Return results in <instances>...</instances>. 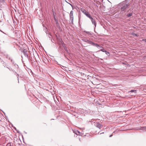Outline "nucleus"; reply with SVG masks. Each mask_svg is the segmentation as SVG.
<instances>
[{"label": "nucleus", "instance_id": "obj_1", "mask_svg": "<svg viewBox=\"0 0 146 146\" xmlns=\"http://www.w3.org/2000/svg\"><path fill=\"white\" fill-rule=\"evenodd\" d=\"M81 11L88 17H90V15L88 12H87L86 10L83 8H81Z\"/></svg>", "mask_w": 146, "mask_h": 146}, {"label": "nucleus", "instance_id": "obj_2", "mask_svg": "<svg viewBox=\"0 0 146 146\" xmlns=\"http://www.w3.org/2000/svg\"><path fill=\"white\" fill-rule=\"evenodd\" d=\"M129 6V5L128 4H126L124 5L121 8V11H124Z\"/></svg>", "mask_w": 146, "mask_h": 146}, {"label": "nucleus", "instance_id": "obj_3", "mask_svg": "<svg viewBox=\"0 0 146 146\" xmlns=\"http://www.w3.org/2000/svg\"><path fill=\"white\" fill-rule=\"evenodd\" d=\"M91 20L92 23L95 26V27H96V23L95 21L93 19L91 16V15H90V17H88Z\"/></svg>", "mask_w": 146, "mask_h": 146}, {"label": "nucleus", "instance_id": "obj_4", "mask_svg": "<svg viewBox=\"0 0 146 146\" xmlns=\"http://www.w3.org/2000/svg\"><path fill=\"white\" fill-rule=\"evenodd\" d=\"M84 41L87 43H88L90 44H92L93 46L94 45V43L92 41H90V40H85Z\"/></svg>", "mask_w": 146, "mask_h": 146}, {"label": "nucleus", "instance_id": "obj_5", "mask_svg": "<svg viewBox=\"0 0 146 146\" xmlns=\"http://www.w3.org/2000/svg\"><path fill=\"white\" fill-rule=\"evenodd\" d=\"M96 126L97 127L99 128L100 129H101L102 128V125L98 123H96L95 124Z\"/></svg>", "mask_w": 146, "mask_h": 146}, {"label": "nucleus", "instance_id": "obj_6", "mask_svg": "<svg viewBox=\"0 0 146 146\" xmlns=\"http://www.w3.org/2000/svg\"><path fill=\"white\" fill-rule=\"evenodd\" d=\"M94 46H96L99 48H103V47L102 46L98 45V44L96 43H95L94 44Z\"/></svg>", "mask_w": 146, "mask_h": 146}, {"label": "nucleus", "instance_id": "obj_7", "mask_svg": "<svg viewBox=\"0 0 146 146\" xmlns=\"http://www.w3.org/2000/svg\"><path fill=\"white\" fill-rule=\"evenodd\" d=\"M140 130L144 131H146V127H142L141 128Z\"/></svg>", "mask_w": 146, "mask_h": 146}, {"label": "nucleus", "instance_id": "obj_8", "mask_svg": "<svg viewBox=\"0 0 146 146\" xmlns=\"http://www.w3.org/2000/svg\"><path fill=\"white\" fill-rule=\"evenodd\" d=\"M73 11H70V17H73Z\"/></svg>", "mask_w": 146, "mask_h": 146}, {"label": "nucleus", "instance_id": "obj_9", "mask_svg": "<svg viewBox=\"0 0 146 146\" xmlns=\"http://www.w3.org/2000/svg\"><path fill=\"white\" fill-rule=\"evenodd\" d=\"M75 133L77 134V135H79L80 133V132L78 131H76V132H75Z\"/></svg>", "mask_w": 146, "mask_h": 146}, {"label": "nucleus", "instance_id": "obj_10", "mask_svg": "<svg viewBox=\"0 0 146 146\" xmlns=\"http://www.w3.org/2000/svg\"><path fill=\"white\" fill-rule=\"evenodd\" d=\"M84 32H86V33H87V34H89V35H91L90 32H88V31H84Z\"/></svg>", "mask_w": 146, "mask_h": 146}, {"label": "nucleus", "instance_id": "obj_11", "mask_svg": "<svg viewBox=\"0 0 146 146\" xmlns=\"http://www.w3.org/2000/svg\"><path fill=\"white\" fill-rule=\"evenodd\" d=\"M100 50L103 52H105V50H104V48L103 47V48L101 49Z\"/></svg>", "mask_w": 146, "mask_h": 146}, {"label": "nucleus", "instance_id": "obj_12", "mask_svg": "<svg viewBox=\"0 0 146 146\" xmlns=\"http://www.w3.org/2000/svg\"><path fill=\"white\" fill-rule=\"evenodd\" d=\"M130 92H134L135 93L136 92V90H131L130 91Z\"/></svg>", "mask_w": 146, "mask_h": 146}, {"label": "nucleus", "instance_id": "obj_13", "mask_svg": "<svg viewBox=\"0 0 146 146\" xmlns=\"http://www.w3.org/2000/svg\"><path fill=\"white\" fill-rule=\"evenodd\" d=\"M132 13H130L127 15V16L128 17H130L132 15Z\"/></svg>", "mask_w": 146, "mask_h": 146}, {"label": "nucleus", "instance_id": "obj_14", "mask_svg": "<svg viewBox=\"0 0 146 146\" xmlns=\"http://www.w3.org/2000/svg\"><path fill=\"white\" fill-rule=\"evenodd\" d=\"M105 52L106 54L107 55H108V54H110V53L109 52H108L107 51H106L105 50V52Z\"/></svg>", "mask_w": 146, "mask_h": 146}, {"label": "nucleus", "instance_id": "obj_15", "mask_svg": "<svg viewBox=\"0 0 146 146\" xmlns=\"http://www.w3.org/2000/svg\"><path fill=\"white\" fill-rule=\"evenodd\" d=\"M6 146H11L10 143H8L7 144Z\"/></svg>", "mask_w": 146, "mask_h": 146}, {"label": "nucleus", "instance_id": "obj_16", "mask_svg": "<svg viewBox=\"0 0 146 146\" xmlns=\"http://www.w3.org/2000/svg\"><path fill=\"white\" fill-rule=\"evenodd\" d=\"M70 20H73V17H70Z\"/></svg>", "mask_w": 146, "mask_h": 146}, {"label": "nucleus", "instance_id": "obj_17", "mask_svg": "<svg viewBox=\"0 0 146 146\" xmlns=\"http://www.w3.org/2000/svg\"><path fill=\"white\" fill-rule=\"evenodd\" d=\"M70 21H71V23H73V20H70Z\"/></svg>", "mask_w": 146, "mask_h": 146}, {"label": "nucleus", "instance_id": "obj_18", "mask_svg": "<svg viewBox=\"0 0 146 146\" xmlns=\"http://www.w3.org/2000/svg\"><path fill=\"white\" fill-rule=\"evenodd\" d=\"M143 40L146 42V39H143Z\"/></svg>", "mask_w": 146, "mask_h": 146}, {"label": "nucleus", "instance_id": "obj_19", "mask_svg": "<svg viewBox=\"0 0 146 146\" xmlns=\"http://www.w3.org/2000/svg\"><path fill=\"white\" fill-rule=\"evenodd\" d=\"M135 36H137V35L136 34H135Z\"/></svg>", "mask_w": 146, "mask_h": 146}, {"label": "nucleus", "instance_id": "obj_20", "mask_svg": "<svg viewBox=\"0 0 146 146\" xmlns=\"http://www.w3.org/2000/svg\"><path fill=\"white\" fill-rule=\"evenodd\" d=\"M112 136V135H110V137H111Z\"/></svg>", "mask_w": 146, "mask_h": 146}, {"label": "nucleus", "instance_id": "obj_21", "mask_svg": "<svg viewBox=\"0 0 146 146\" xmlns=\"http://www.w3.org/2000/svg\"><path fill=\"white\" fill-rule=\"evenodd\" d=\"M70 4V5L71 6H72V5H71V4Z\"/></svg>", "mask_w": 146, "mask_h": 146}]
</instances>
